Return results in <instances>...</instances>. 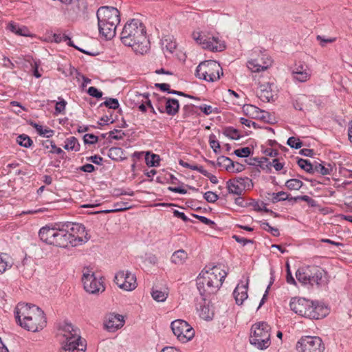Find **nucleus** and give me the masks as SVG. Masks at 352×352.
<instances>
[{
  "label": "nucleus",
  "mask_w": 352,
  "mask_h": 352,
  "mask_svg": "<svg viewBox=\"0 0 352 352\" xmlns=\"http://www.w3.org/2000/svg\"><path fill=\"white\" fill-rule=\"evenodd\" d=\"M14 315L16 323L29 331L37 332L46 326L47 320L44 311L35 305L18 303Z\"/></svg>",
  "instance_id": "f257e3e1"
},
{
  "label": "nucleus",
  "mask_w": 352,
  "mask_h": 352,
  "mask_svg": "<svg viewBox=\"0 0 352 352\" xmlns=\"http://www.w3.org/2000/svg\"><path fill=\"white\" fill-rule=\"evenodd\" d=\"M120 38L124 45L131 47L136 53L143 54L148 50L146 28L138 19H133L126 22Z\"/></svg>",
  "instance_id": "f03ea898"
},
{
  "label": "nucleus",
  "mask_w": 352,
  "mask_h": 352,
  "mask_svg": "<svg viewBox=\"0 0 352 352\" xmlns=\"http://www.w3.org/2000/svg\"><path fill=\"white\" fill-rule=\"evenodd\" d=\"M227 273L220 267L214 265L204 268L197 278V287L204 300L217 292L224 281Z\"/></svg>",
  "instance_id": "7ed1b4c3"
},
{
  "label": "nucleus",
  "mask_w": 352,
  "mask_h": 352,
  "mask_svg": "<svg viewBox=\"0 0 352 352\" xmlns=\"http://www.w3.org/2000/svg\"><path fill=\"white\" fill-rule=\"evenodd\" d=\"M59 332L65 338L60 352H85L86 341L81 338L78 328L71 322L64 321L59 327Z\"/></svg>",
  "instance_id": "20e7f679"
},
{
  "label": "nucleus",
  "mask_w": 352,
  "mask_h": 352,
  "mask_svg": "<svg viewBox=\"0 0 352 352\" xmlns=\"http://www.w3.org/2000/svg\"><path fill=\"white\" fill-rule=\"evenodd\" d=\"M270 327L265 322H258L251 327L250 342L258 349L263 350L271 344Z\"/></svg>",
  "instance_id": "39448f33"
},
{
  "label": "nucleus",
  "mask_w": 352,
  "mask_h": 352,
  "mask_svg": "<svg viewBox=\"0 0 352 352\" xmlns=\"http://www.w3.org/2000/svg\"><path fill=\"white\" fill-rule=\"evenodd\" d=\"M220 64L212 60H204L199 64L195 71L196 77L208 82H214L223 76Z\"/></svg>",
  "instance_id": "423d86ee"
},
{
  "label": "nucleus",
  "mask_w": 352,
  "mask_h": 352,
  "mask_svg": "<svg viewBox=\"0 0 352 352\" xmlns=\"http://www.w3.org/2000/svg\"><path fill=\"white\" fill-rule=\"evenodd\" d=\"M192 38L204 49L212 52H221L226 48L224 43L220 41L218 37H210L204 32H195L192 33Z\"/></svg>",
  "instance_id": "0eeeda50"
},
{
  "label": "nucleus",
  "mask_w": 352,
  "mask_h": 352,
  "mask_svg": "<svg viewBox=\"0 0 352 352\" xmlns=\"http://www.w3.org/2000/svg\"><path fill=\"white\" fill-rule=\"evenodd\" d=\"M65 225L70 235L72 247L81 245L89 239L85 227L82 224L66 222Z\"/></svg>",
  "instance_id": "6e6552de"
},
{
  "label": "nucleus",
  "mask_w": 352,
  "mask_h": 352,
  "mask_svg": "<svg viewBox=\"0 0 352 352\" xmlns=\"http://www.w3.org/2000/svg\"><path fill=\"white\" fill-rule=\"evenodd\" d=\"M170 327L174 335L183 343L191 340L195 336V330L184 320H174L171 322Z\"/></svg>",
  "instance_id": "1a4fd4ad"
},
{
  "label": "nucleus",
  "mask_w": 352,
  "mask_h": 352,
  "mask_svg": "<svg viewBox=\"0 0 352 352\" xmlns=\"http://www.w3.org/2000/svg\"><path fill=\"white\" fill-rule=\"evenodd\" d=\"M296 350L298 352H323L324 345L319 337L304 336L298 341Z\"/></svg>",
  "instance_id": "9d476101"
},
{
  "label": "nucleus",
  "mask_w": 352,
  "mask_h": 352,
  "mask_svg": "<svg viewBox=\"0 0 352 352\" xmlns=\"http://www.w3.org/2000/svg\"><path fill=\"white\" fill-rule=\"evenodd\" d=\"M82 281L85 290L89 294L102 293L105 289L102 278H97L94 273L89 270L83 272Z\"/></svg>",
  "instance_id": "9b49d317"
},
{
  "label": "nucleus",
  "mask_w": 352,
  "mask_h": 352,
  "mask_svg": "<svg viewBox=\"0 0 352 352\" xmlns=\"http://www.w3.org/2000/svg\"><path fill=\"white\" fill-rule=\"evenodd\" d=\"M114 282L120 289L129 292L134 290L138 285L136 276L128 270L118 272L115 276Z\"/></svg>",
  "instance_id": "f8f14e48"
},
{
  "label": "nucleus",
  "mask_w": 352,
  "mask_h": 352,
  "mask_svg": "<svg viewBox=\"0 0 352 352\" xmlns=\"http://www.w3.org/2000/svg\"><path fill=\"white\" fill-rule=\"evenodd\" d=\"M313 301L304 298H293L289 303L291 309L296 314L309 318Z\"/></svg>",
  "instance_id": "ddd939ff"
},
{
  "label": "nucleus",
  "mask_w": 352,
  "mask_h": 352,
  "mask_svg": "<svg viewBox=\"0 0 352 352\" xmlns=\"http://www.w3.org/2000/svg\"><path fill=\"white\" fill-rule=\"evenodd\" d=\"M96 16L98 21L117 24L120 21V12L114 7L102 6L97 10Z\"/></svg>",
  "instance_id": "4468645a"
},
{
  "label": "nucleus",
  "mask_w": 352,
  "mask_h": 352,
  "mask_svg": "<svg viewBox=\"0 0 352 352\" xmlns=\"http://www.w3.org/2000/svg\"><path fill=\"white\" fill-rule=\"evenodd\" d=\"M292 75L295 81L305 82L311 76V70L306 63L298 62L292 67Z\"/></svg>",
  "instance_id": "2eb2a0df"
},
{
  "label": "nucleus",
  "mask_w": 352,
  "mask_h": 352,
  "mask_svg": "<svg viewBox=\"0 0 352 352\" xmlns=\"http://www.w3.org/2000/svg\"><path fill=\"white\" fill-rule=\"evenodd\" d=\"M70 239L69 233H68L65 223L61 225L57 224V230L54 245L62 248H67L69 246L72 247V241Z\"/></svg>",
  "instance_id": "dca6fc26"
},
{
  "label": "nucleus",
  "mask_w": 352,
  "mask_h": 352,
  "mask_svg": "<svg viewBox=\"0 0 352 352\" xmlns=\"http://www.w3.org/2000/svg\"><path fill=\"white\" fill-rule=\"evenodd\" d=\"M124 323V318L120 314H109L106 316L104 327L110 332H113L120 329Z\"/></svg>",
  "instance_id": "f3484780"
},
{
  "label": "nucleus",
  "mask_w": 352,
  "mask_h": 352,
  "mask_svg": "<svg viewBox=\"0 0 352 352\" xmlns=\"http://www.w3.org/2000/svg\"><path fill=\"white\" fill-rule=\"evenodd\" d=\"M272 64L270 57H261L248 61L247 66L252 72H259L267 69Z\"/></svg>",
  "instance_id": "a211bd4d"
},
{
  "label": "nucleus",
  "mask_w": 352,
  "mask_h": 352,
  "mask_svg": "<svg viewBox=\"0 0 352 352\" xmlns=\"http://www.w3.org/2000/svg\"><path fill=\"white\" fill-rule=\"evenodd\" d=\"M118 24L98 21L100 34L106 39H111L116 35V27Z\"/></svg>",
  "instance_id": "6ab92c4d"
},
{
  "label": "nucleus",
  "mask_w": 352,
  "mask_h": 352,
  "mask_svg": "<svg viewBox=\"0 0 352 352\" xmlns=\"http://www.w3.org/2000/svg\"><path fill=\"white\" fill-rule=\"evenodd\" d=\"M57 225L54 227L45 226L40 229L38 236L47 244L53 245L56 233Z\"/></svg>",
  "instance_id": "aec40b11"
},
{
  "label": "nucleus",
  "mask_w": 352,
  "mask_h": 352,
  "mask_svg": "<svg viewBox=\"0 0 352 352\" xmlns=\"http://www.w3.org/2000/svg\"><path fill=\"white\" fill-rule=\"evenodd\" d=\"M160 102L164 104L166 113L168 115L173 116L178 113L179 109V103L178 100L175 98L162 97L160 98Z\"/></svg>",
  "instance_id": "412c9836"
},
{
  "label": "nucleus",
  "mask_w": 352,
  "mask_h": 352,
  "mask_svg": "<svg viewBox=\"0 0 352 352\" xmlns=\"http://www.w3.org/2000/svg\"><path fill=\"white\" fill-rule=\"evenodd\" d=\"M272 85L270 83L260 85L259 89L257 91V96L263 102H268L273 100L275 94L272 91Z\"/></svg>",
  "instance_id": "4be33fe9"
},
{
  "label": "nucleus",
  "mask_w": 352,
  "mask_h": 352,
  "mask_svg": "<svg viewBox=\"0 0 352 352\" xmlns=\"http://www.w3.org/2000/svg\"><path fill=\"white\" fill-rule=\"evenodd\" d=\"M248 283L245 285H237L233 292V296L237 305H242L243 301L248 298Z\"/></svg>",
  "instance_id": "5701e85b"
},
{
  "label": "nucleus",
  "mask_w": 352,
  "mask_h": 352,
  "mask_svg": "<svg viewBox=\"0 0 352 352\" xmlns=\"http://www.w3.org/2000/svg\"><path fill=\"white\" fill-rule=\"evenodd\" d=\"M329 313V310L327 307H324L318 303L313 302V305L311 309V313L309 315L310 319L318 320L324 318Z\"/></svg>",
  "instance_id": "b1692460"
},
{
  "label": "nucleus",
  "mask_w": 352,
  "mask_h": 352,
  "mask_svg": "<svg viewBox=\"0 0 352 352\" xmlns=\"http://www.w3.org/2000/svg\"><path fill=\"white\" fill-rule=\"evenodd\" d=\"M7 29L19 36H30V30L27 27L24 25H19L18 23H16L14 22H10L8 24Z\"/></svg>",
  "instance_id": "393cba45"
},
{
  "label": "nucleus",
  "mask_w": 352,
  "mask_h": 352,
  "mask_svg": "<svg viewBox=\"0 0 352 352\" xmlns=\"http://www.w3.org/2000/svg\"><path fill=\"white\" fill-rule=\"evenodd\" d=\"M310 282L309 284H320L322 279L324 270L318 266H309Z\"/></svg>",
  "instance_id": "a878e982"
},
{
  "label": "nucleus",
  "mask_w": 352,
  "mask_h": 352,
  "mask_svg": "<svg viewBox=\"0 0 352 352\" xmlns=\"http://www.w3.org/2000/svg\"><path fill=\"white\" fill-rule=\"evenodd\" d=\"M309 265L300 267L296 272V277L302 284H309L310 282Z\"/></svg>",
  "instance_id": "bb28decb"
},
{
  "label": "nucleus",
  "mask_w": 352,
  "mask_h": 352,
  "mask_svg": "<svg viewBox=\"0 0 352 352\" xmlns=\"http://www.w3.org/2000/svg\"><path fill=\"white\" fill-rule=\"evenodd\" d=\"M162 49L172 54L177 47V43L174 38L170 35L165 36L161 41Z\"/></svg>",
  "instance_id": "cd10ccee"
},
{
  "label": "nucleus",
  "mask_w": 352,
  "mask_h": 352,
  "mask_svg": "<svg viewBox=\"0 0 352 352\" xmlns=\"http://www.w3.org/2000/svg\"><path fill=\"white\" fill-rule=\"evenodd\" d=\"M267 195L271 197H267V199L272 201L273 204L277 203L281 201L288 200L289 201H292L291 197H289V194L284 191H280L278 192H268Z\"/></svg>",
  "instance_id": "c85d7f7f"
},
{
  "label": "nucleus",
  "mask_w": 352,
  "mask_h": 352,
  "mask_svg": "<svg viewBox=\"0 0 352 352\" xmlns=\"http://www.w3.org/2000/svg\"><path fill=\"white\" fill-rule=\"evenodd\" d=\"M226 185L228 192L230 194L241 196L243 192V188H241L240 185L234 179L228 180L226 183Z\"/></svg>",
  "instance_id": "c756f323"
},
{
  "label": "nucleus",
  "mask_w": 352,
  "mask_h": 352,
  "mask_svg": "<svg viewBox=\"0 0 352 352\" xmlns=\"http://www.w3.org/2000/svg\"><path fill=\"white\" fill-rule=\"evenodd\" d=\"M30 124L36 129L38 134L41 136L49 138L52 137L54 134V130L49 128H44L42 125H40L36 122H32Z\"/></svg>",
  "instance_id": "7c9ffc66"
},
{
  "label": "nucleus",
  "mask_w": 352,
  "mask_h": 352,
  "mask_svg": "<svg viewBox=\"0 0 352 352\" xmlns=\"http://www.w3.org/2000/svg\"><path fill=\"white\" fill-rule=\"evenodd\" d=\"M187 258V253L183 250H179L173 254L171 261L176 265H182L186 261Z\"/></svg>",
  "instance_id": "2f4dec72"
},
{
  "label": "nucleus",
  "mask_w": 352,
  "mask_h": 352,
  "mask_svg": "<svg viewBox=\"0 0 352 352\" xmlns=\"http://www.w3.org/2000/svg\"><path fill=\"white\" fill-rule=\"evenodd\" d=\"M217 164L219 166H223L227 170H231L234 166L233 161L225 156L219 157L217 158Z\"/></svg>",
  "instance_id": "473e14b6"
},
{
  "label": "nucleus",
  "mask_w": 352,
  "mask_h": 352,
  "mask_svg": "<svg viewBox=\"0 0 352 352\" xmlns=\"http://www.w3.org/2000/svg\"><path fill=\"white\" fill-rule=\"evenodd\" d=\"M160 156L157 154L150 155L149 152H146L145 155V162L147 166L153 167L160 165Z\"/></svg>",
  "instance_id": "72a5a7b5"
},
{
  "label": "nucleus",
  "mask_w": 352,
  "mask_h": 352,
  "mask_svg": "<svg viewBox=\"0 0 352 352\" xmlns=\"http://www.w3.org/2000/svg\"><path fill=\"white\" fill-rule=\"evenodd\" d=\"M45 148H51L50 153H56L57 155H64L65 152L59 147H57L55 143L51 140H45L42 143Z\"/></svg>",
  "instance_id": "f704fd0d"
},
{
  "label": "nucleus",
  "mask_w": 352,
  "mask_h": 352,
  "mask_svg": "<svg viewBox=\"0 0 352 352\" xmlns=\"http://www.w3.org/2000/svg\"><path fill=\"white\" fill-rule=\"evenodd\" d=\"M79 148L80 144L75 137H70L66 140L65 145L64 146L65 149L77 151L79 150Z\"/></svg>",
  "instance_id": "c9c22d12"
},
{
  "label": "nucleus",
  "mask_w": 352,
  "mask_h": 352,
  "mask_svg": "<svg viewBox=\"0 0 352 352\" xmlns=\"http://www.w3.org/2000/svg\"><path fill=\"white\" fill-rule=\"evenodd\" d=\"M298 165L307 173L313 174L314 173V164H312L309 160L300 158L297 161Z\"/></svg>",
  "instance_id": "e433bc0d"
},
{
  "label": "nucleus",
  "mask_w": 352,
  "mask_h": 352,
  "mask_svg": "<svg viewBox=\"0 0 352 352\" xmlns=\"http://www.w3.org/2000/svg\"><path fill=\"white\" fill-rule=\"evenodd\" d=\"M153 298L157 302H164L168 297V292L153 288L151 292Z\"/></svg>",
  "instance_id": "4c0bfd02"
},
{
  "label": "nucleus",
  "mask_w": 352,
  "mask_h": 352,
  "mask_svg": "<svg viewBox=\"0 0 352 352\" xmlns=\"http://www.w3.org/2000/svg\"><path fill=\"white\" fill-rule=\"evenodd\" d=\"M303 185V182L298 179H290L285 182V186L290 190H298Z\"/></svg>",
  "instance_id": "58836bf2"
},
{
  "label": "nucleus",
  "mask_w": 352,
  "mask_h": 352,
  "mask_svg": "<svg viewBox=\"0 0 352 352\" xmlns=\"http://www.w3.org/2000/svg\"><path fill=\"white\" fill-rule=\"evenodd\" d=\"M131 208L128 202L120 201L114 204L113 208L111 210H106L107 212H116L126 210Z\"/></svg>",
  "instance_id": "ea45409f"
},
{
  "label": "nucleus",
  "mask_w": 352,
  "mask_h": 352,
  "mask_svg": "<svg viewBox=\"0 0 352 352\" xmlns=\"http://www.w3.org/2000/svg\"><path fill=\"white\" fill-rule=\"evenodd\" d=\"M16 142L19 145L25 148L30 147L33 143L31 138L25 134L19 135L16 138Z\"/></svg>",
  "instance_id": "a19ab883"
},
{
  "label": "nucleus",
  "mask_w": 352,
  "mask_h": 352,
  "mask_svg": "<svg viewBox=\"0 0 352 352\" xmlns=\"http://www.w3.org/2000/svg\"><path fill=\"white\" fill-rule=\"evenodd\" d=\"M223 134L232 140H239L241 138L239 131L231 126L225 128Z\"/></svg>",
  "instance_id": "79ce46f5"
},
{
  "label": "nucleus",
  "mask_w": 352,
  "mask_h": 352,
  "mask_svg": "<svg viewBox=\"0 0 352 352\" xmlns=\"http://www.w3.org/2000/svg\"><path fill=\"white\" fill-rule=\"evenodd\" d=\"M243 112L248 116H257L258 113H263L258 107L252 104H245L243 107Z\"/></svg>",
  "instance_id": "37998d69"
},
{
  "label": "nucleus",
  "mask_w": 352,
  "mask_h": 352,
  "mask_svg": "<svg viewBox=\"0 0 352 352\" xmlns=\"http://www.w3.org/2000/svg\"><path fill=\"white\" fill-rule=\"evenodd\" d=\"M234 179L240 185L241 188H243V191L245 189H250L251 187L253 186L252 180L248 177H239Z\"/></svg>",
  "instance_id": "c03bdc74"
},
{
  "label": "nucleus",
  "mask_w": 352,
  "mask_h": 352,
  "mask_svg": "<svg viewBox=\"0 0 352 352\" xmlns=\"http://www.w3.org/2000/svg\"><path fill=\"white\" fill-rule=\"evenodd\" d=\"M105 106L112 109H117L119 107V102L116 98H108L100 104V107Z\"/></svg>",
  "instance_id": "a18cd8bd"
},
{
  "label": "nucleus",
  "mask_w": 352,
  "mask_h": 352,
  "mask_svg": "<svg viewBox=\"0 0 352 352\" xmlns=\"http://www.w3.org/2000/svg\"><path fill=\"white\" fill-rule=\"evenodd\" d=\"M261 226L263 230L270 232L273 236H279L280 232L278 229L272 227L267 222H263Z\"/></svg>",
  "instance_id": "49530a36"
},
{
  "label": "nucleus",
  "mask_w": 352,
  "mask_h": 352,
  "mask_svg": "<svg viewBox=\"0 0 352 352\" xmlns=\"http://www.w3.org/2000/svg\"><path fill=\"white\" fill-rule=\"evenodd\" d=\"M314 173L315 172H318L320 173L322 175H329V171L328 170V168H325V166L322 165V164L315 162L314 164Z\"/></svg>",
  "instance_id": "de8ad7c7"
},
{
  "label": "nucleus",
  "mask_w": 352,
  "mask_h": 352,
  "mask_svg": "<svg viewBox=\"0 0 352 352\" xmlns=\"http://www.w3.org/2000/svg\"><path fill=\"white\" fill-rule=\"evenodd\" d=\"M291 199H292L293 201H297L298 200H302V201H306L311 206H316L315 200L307 195L297 196L295 197H292Z\"/></svg>",
  "instance_id": "09e8293b"
},
{
  "label": "nucleus",
  "mask_w": 352,
  "mask_h": 352,
  "mask_svg": "<svg viewBox=\"0 0 352 352\" xmlns=\"http://www.w3.org/2000/svg\"><path fill=\"white\" fill-rule=\"evenodd\" d=\"M252 153L251 148L249 147H243L234 151V153L239 157H248Z\"/></svg>",
  "instance_id": "8fccbe9b"
},
{
  "label": "nucleus",
  "mask_w": 352,
  "mask_h": 352,
  "mask_svg": "<svg viewBox=\"0 0 352 352\" xmlns=\"http://www.w3.org/2000/svg\"><path fill=\"white\" fill-rule=\"evenodd\" d=\"M287 143L290 147L296 149L301 148L302 146V142L298 138H296L295 137H290L287 140Z\"/></svg>",
  "instance_id": "3c124183"
},
{
  "label": "nucleus",
  "mask_w": 352,
  "mask_h": 352,
  "mask_svg": "<svg viewBox=\"0 0 352 352\" xmlns=\"http://www.w3.org/2000/svg\"><path fill=\"white\" fill-rule=\"evenodd\" d=\"M304 98H309V97L305 95H301L300 96L296 97V99L294 100L293 106L296 110H302V100Z\"/></svg>",
  "instance_id": "603ef678"
},
{
  "label": "nucleus",
  "mask_w": 352,
  "mask_h": 352,
  "mask_svg": "<svg viewBox=\"0 0 352 352\" xmlns=\"http://www.w3.org/2000/svg\"><path fill=\"white\" fill-rule=\"evenodd\" d=\"M209 143L213 151L215 153H218L220 149V144L219 141L215 140L214 135H210L209 138Z\"/></svg>",
  "instance_id": "864d4df0"
},
{
  "label": "nucleus",
  "mask_w": 352,
  "mask_h": 352,
  "mask_svg": "<svg viewBox=\"0 0 352 352\" xmlns=\"http://www.w3.org/2000/svg\"><path fill=\"white\" fill-rule=\"evenodd\" d=\"M83 140L85 144H94L98 142V138L94 134L87 133L84 135Z\"/></svg>",
  "instance_id": "5fc2aeb1"
},
{
  "label": "nucleus",
  "mask_w": 352,
  "mask_h": 352,
  "mask_svg": "<svg viewBox=\"0 0 352 352\" xmlns=\"http://www.w3.org/2000/svg\"><path fill=\"white\" fill-rule=\"evenodd\" d=\"M316 39L320 42V45L322 47H324L327 43H331L336 41V38H325L324 36L318 35Z\"/></svg>",
  "instance_id": "6e6d98bb"
},
{
  "label": "nucleus",
  "mask_w": 352,
  "mask_h": 352,
  "mask_svg": "<svg viewBox=\"0 0 352 352\" xmlns=\"http://www.w3.org/2000/svg\"><path fill=\"white\" fill-rule=\"evenodd\" d=\"M192 216L194 217H195L196 219H199L201 223L209 226L210 228H213L215 225V223L213 221L208 219L206 217L195 214H193Z\"/></svg>",
  "instance_id": "4d7b16f0"
},
{
  "label": "nucleus",
  "mask_w": 352,
  "mask_h": 352,
  "mask_svg": "<svg viewBox=\"0 0 352 352\" xmlns=\"http://www.w3.org/2000/svg\"><path fill=\"white\" fill-rule=\"evenodd\" d=\"M204 199L210 203H214L218 199V195L212 192V191H208L204 194Z\"/></svg>",
  "instance_id": "13d9d810"
},
{
  "label": "nucleus",
  "mask_w": 352,
  "mask_h": 352,
  "mask_svg": "<svg viewBox=\"0 0 352 352\" xmlns=\"http://www.w3.org/2000/svg\"><path fill=\"white\" fill-rule=\"evenodd\" d=\"M66 105H67V102L63 99L57 102L56 103V106H55L56 113L57 114V113H64Z\"/></svg>",
  "instance_id": "bf43d9fd"
},
{
  "label": "nucleus",
  "mask_w": 352,
  "mask_h": 352,
  "mask_svg": "<svg viewBox=\"0 0 352 352\" xmlns=\"http://www.w3.org/2000/svg\"><path fill=\"white\" fill-rule=\"evenodd\" d=\"M87 93L89 96L96 98H100L102 96V92L100 91V90H98L95 87H89V89L87 90Z\"/></svg>",
  "instance_id": "052dcab7"
},
{
  "label": "nucleus",
  "mask_w": 352,
  "mask_h": 352,
  "mask_svg": "<svg viewBox=\"0 0 352 352\" xmlns=\"http://www.w3.org/2000/svg\"><path fill=\"white\" fill-rule=\"evenodd\" d=\"M124 133L120 130H114L109 132V137L114 140H122Z\"/></svg>",
  "instance_id": "680f3d73"
},
{
  "label": "nucleus",
  "mask_w": 352,
  "mask_h": 352,
  "mask_svg": "<svg viewBox=\"0 0 352 352\" xmlns=\"http://www.w3.org/2000/svg\"><path fill=\"white\" fill-rule=\"evenodd\" d=\"M232 238L234 239V240L236 242H238L239 243L242 244L243 246L247 245L248 243H254L253 240L248 239L246 238L241 237V236H238V235H233Z\"/></svg>",
  "instance_id": "e2e57ef3"
},
{
  "label": "nucleus",
  "mask_w": 352,
  "mask_h": 352,
  "mask_svg": "<svg viewBox=\"0 0 352 352\" xmlns=\"http://www.w3.org/2000/svg\"><path fill=\"white\" fill-rule=\"evenodd\" d=\"M286 281L288 284L296 285V281L295 280L294 278L293 277L291 273L289 265L288 263L287 264Z\"/></svg>",
  "instance_id": "0e129e2a"
},
{
  "label": "nucleus",
  "mask_w": 352,
  "mask_h": 352,
  "mask_svg": "<svg viewBox=\"0 0 352 352\" xmlns=\"http://www.w3.org/2000/svg\"><path fill=\"white\" fill-rule=\"evenodd\" d=\"M254 160L256 162V164L259 166L261 168L264 169V163H267L266 166L269 167V160L266 157H262L261 158H254Z\"/></svg>",
  "instance_id": "69168bd1"
},
{
  "label": "nucleus",
  "mask_w": 352,
  "mask_h": 352,
  "mask_svg": "<svg viewBox=\"0 0 352 352\" xmlns=\"http://www.w3.org/2000/svg\"><path fill=\"white\" fill-rule=\"evenodd\" d=\"M53 38H54V42L59 43L63 41H67V39H69V36L65 34H54Z\"/></svg>",
  "instance_id": "338daca9"
},
{
  "label": "nucleus",
  "mask_w": 352,
  "mask_h": 352,
  "mask_svg": "<svg viewBox=\"0 0 352 352\" xmlns=\"http://www.w3.org/2000/svg\"><path fill=\"white\" fill-rule=\"evenodd\" d=\"M250 206H252L254 210L256 211H261L262 207L265 208V206H266V204L263 201H253L250 204Z\"/></svg>",
  "instance_id": "774afa93"
}]
</instances>
